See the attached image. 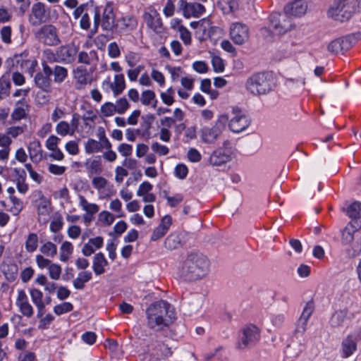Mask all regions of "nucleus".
I'll list each match as a JSON object with an SVG mask.
<instances>
[{
    "label": "nucleus",
    "mask_w": 361,
    "mask_h": 361,
    "mask_svg": "<svg viewBox=\"0 0 361 361\" xmlns=\"http://www.w3.org/2000/svg\"><path fill=\"white\" fill-rule=\"evenodd\" d=\"M359 1L348 2L346 0H334L329 7L326 15L331 20L344 23L348 21L358 12Z\"/></svg>",
    "instance_id": "nucleus-4"
},
{
    "label": "nucleus",
    "mask_w": 361,
    "mask_h": 361,
    "mask_svg": "<svg viewBox=\"0 0 361 361\" xmlns=\"http://www.w3.org/2000/svg\"><path fill=\"white\" fill-rule=\"evenodd\" d=\"M78 62L86 65H90L97 61L98 59L97 54L94 51H80L78 56Z\"/></svg>",
    "instance_id": "nucleus-41"
},
{
    "label": "nucleus",
    "mask_w": 361,
    "mask_h": 361,
    "mask_svg": "<svg viewBox=\"0 0 361 361\" xmlns=\"http://www.w3.org/2000/svg\"><path fill=\"white\" fill-rule=\"evenodd\" d=\"M61 265L51 263L48 269L49 276L53 280H59L61 274Z\"/></svg>",
    "instance_id": "nucleus-56"
},
{
    "label": "nucleus",
    "mask_w": 361,
    "mask_h": 361,
    "mask_svg": "<svg viewBox=\"0 0 361 361\" xmlns=\"http://www.w3.org/2000/svg\"><path fill=\"white\" fill-rule=\"evenodd\" d=\"M140 102L145 106H151L155 109L157 100L154 92L150 90L143 91L141 94Z\"/></svg>",
    "instance_id": "nucleus-38"
},
{
    "label": "nucleus",
    "mask_w": 361,
    "mask_h": 361,
    "mask_svg": "<svg viewBox=\"0 0 361 361\" xmlns=\"http://www.w3.org/2000/svg\"><path fill=\"white\" fill-rule=\"evenodd\" d=\"M28 105L25 99H21L16 102L15 108L11 114V122H17L27 116Z\"/></svg>",
    "instance_id": "nucleus-27"
},
{
    "label": "nucleus",
    "mask_w": 361,
    "mask_h": 361,
    "mask_svg": "<svg viewBox=\"0 0 361 361\" xmlns=\"http://www.w3.org/2000/svg\"><path fill=\"white\" fill-rule=\"evenodd\" d=\"M78 53V49L73 44H67L60 47L56 52L58 58L66 63H71L75 61Z\"/></svg>",
    "instance_id": "nucleus-20"
},
{
    "label": "nucleus",
    "mask_w": 361,
    "mask_h": 361,
    "mask_svg": "<svg viewBox=\"0 0 361 361\" xmlns=\"http://www.w3.org/2000/svg\"><path fill=\"white\" fill-rule=\"evenodd\" d=\"M11 27L10 26H4L0 30V35L2 41L7 44L11 43Z\"/></svg>",
    "instance_id": "nucleus-60"
},
{
    "label": "nucleus",
    "mask_w": 361,
    "mask_h": 361,
    "mask_svg": "<svg viewBox=\"0 0 361 361\" xmlns=\"http://www.w3.org/2000/svg\"><path fill=\"white\" fill-rule=\"evenodd\" d=\"M128 175V171L123 166H118L115 169V181L121 183L126 176Z\"/></svg>",
    "instance_id": "nucleus-62"
},
{
    "label": "nucleus",
    "mask_w": 361,
    "mask_h": 361,
    "mask_svg": "<svg viewBox=\"0 0 361 361\" xmlns=\"http://www.w3.org/2000/svg\"><path fill=\"white\" fill-rule=\"evenodd\" d=\"M38 239V235L35 233H30L27 235L25 243V247L28 252H33L37 250Z\"/></svg>",
    "instance_id": "nucleus-44"
},
{
    "label": "nucleus",
    "mask_w": 361,
    "mask_h": 361,
    "mask_svg": "<svg viewBox=\"0 0 361 361\" xmlns=\"http://www.w3.org/2000/svg\"><path fill=\"white\" fill-rule=\"evenodd\" d=\"M307 0H294L285 6L284 11L287 15L302 17L307 13Z\"/></svg>",
    "instance_id": "nucleus-18"
},
{
    "label": "nucleus",
    "mask_w": 361,
    "mask_h": 361,
    "mask_svg": "<svg viewBox=\"0 0 361 361\" xmlns=\"http://www.w3.org/2000/svg\"><path fill=\"white\" fill-rule=\"evenodd\" d=\"M102 149V145L99 141L88 139L85 143V151L87 154H94Z\"/></svg>",
    "instance_id": "nucleus-45"
},
{
    "label": "nucleus",
    "mask_w": 361,
    "mask_h": 361,
    "mask_svg": "<svg viewBox=\"0 0 361 361\" xmlns=\"http://www.w3.org/2000/svg\"><path fill=\"white\" fill-rule=\"evenodd\" d=\"M210 262L202 254H190L178 267L179 276L185 281H196L204 278L209 272Z\"/></svg>",
    "instance_id": "nucleus-1"
},
{
    "label": "nucleus",
    "mask_w": 361,
    "mask_h": 361,
    "mask_svg": "<svg viewBox=\"0 0 361 361\" xmlns=\"http://www.w3.org/2000/svg\"><path fill=\"white\" fill-rule=\"evenodd\" d=\"M342 357H349L357 349V339L353 336H347L341 343Z\"/></svg>",
    "instance_id": "nucleus-32"
},
{
    "label": "nucleus",
    "mask_w": 361,
    "mask_h": 361,
    "mask_svg": "<svg viewBox=\"0 0 361 361\" xmlns=\"http://www.w3.org/2000/svg\"><path fill=\"white\" fill-rule=\"evenodd\" d=\"M63 225L62 217L60 215L55 216L50 223L49 229L52 233H56L62 228Z\"/></svg>",
    "instance_id": "nucleus-58"
},
{
    "label": "nucleus",
    "mask_w": 361,
    "mask_h": 361,
    "mask_svg": "<svg viewBox=\"0 0 361 361\" xmlns=\"http://www.w3.org/2000/svg\"><path fill=\"white\" fill-rule=\"evenodd\" d=\"M341 243L347 247L345 253L353 259L361 253V221L352 220L341 231Z\"/></svg>",
    "instance_id": "nucleus-3"
},
{
    "label": "nucleus",
    "mask_w": 361,
    "mask_h": 361,
    "mask_svg": "<svg viewBox=\"0 0 361 361\" xmlns=\"http://www.w3.org/2000/svg\"><path fill=\"white\" fill-rule=\"evenodd\" d=\"M109 209L111 211L117 213L116 216L118 218H121V217H123L125 216L124 212L122 211V203L117 198L114 199V200H112L110 202V203H109Z\"/></svg>",
    "instance_id": "nucleus-55"
},
{
    "label": "nucleus",
    "mask_w": 361,
    "mask_h": 361,
    "mask_svg": "<svg viewBox=\"0 0 361 361\" xmlns=\"http://www.w3.org/2000/svg\"><path fill=\"white\" fill-rule=\"evenodd\" d=\"M250 124L248 117L239 109H233L228 127L234 133H240L245 130Z\"/></svg>",
    "instance_id": "nucleus-11"
},
{
    "label": "nucleus",
    "mask_w": 361,
    "mask_h": 361,
    "mask_svg": "<svg viewBox=\"0 0 361 361\" xmlns=\"http://www.w3.org/2000/svg\"><path fill=\"white\" fill-rule=\"evenodd\" d=\"M152 188L153 185L149 182L144 181L139 185L136 195L138 197H142V195L151 192Z\"/></svg>",
    "instance_id": "nucleus-63"
},
{
    "label": "nucleus",
    "mask_w": 361,
    "mask_h": 361,
    "mask_svg": "<svg viewBox=\"0 0 361 361\" xmlns=\"http://www.w3.org/2000/svg\"><path fill=\"white\" fill-rule=\"evenodd\" d=\"M49 15L47 13L45 5L38 2L34 4L29 15V23L32 26H39L48 19Z\"/></svg>",
    "instance_id": "nucleus-14"
},
{
    "label": "nucleus",
    "mask_w": 361,
    "mask_h": 361,
    "mask_svg": "<svg viewBox=\"0 0 361 361\" xmlns=\"http://www.w3.org/2000/svg\"><path fill=\"white\" fill-rule=\"evenodd\" d=\"M35 38L41 43L48 46H56L61 40L56 27L51 24L42 25L34 32Z\"/></svg>",
    "instance_id": "nucleus-7"
},
{
    "label": "nucleus",
    "mask_w": 361,
    "mask_h": 361,
    "mask_svg": "<svg viewBox=\"0 0 361 361\" xmlns=\"http://www.w3.org/2000/svg\"><path fill=\"white\" fill-rule=\"evenodd\" d=\"M114 14L111 8H106L103 12L102 26L106 30H110L114 25Z\"/></svg>",
    "instance_id": "nucleus-39"
},
{
    "label": "nucleus",
    "mask_w": 361,
    "mask_h": 361,
    "mask_svg": "<svg viewBox=\"0 0 361 361\" xmlns=\"http://www.w3.org/2000/svg\"><path fill=\"white\" fill-rule=\"evenodd\" d=\"M143 19L149 28L156 32H160L163 23L159 13L153 6L146 9L143 14Z\"/></svg>",
    "instance_id": "nucleus-15"
},
{
    "label": "nucleus",
    "mask_w": 361,
    "mask_h": 361,
    "mask_svg": "<svg viewBox=\"0 0 361 361\" xmlns=\"http://www.w3.org/2000/svg\"><path fill=\"white\" fill-rule=\"evenodd\" d=\"M314 310V302L312 301L307 302L301 314V316L298 320V331L303 333L305 331L308 320L313 313Z\"/></svg>",
    "instance_id": "nucleus-23"
},
{
    "label": "nucleus",
    "mask_w": 361,
    "mask_h": 361,
    "mask_svg": "<svg viewBox=\"0 0 361 361\" xmlns=\"http://www.w3.org/2000/svg\"><path fill=\"white\" fill-rule=\"evenodd\" d=\"M52 74L54 75L55 82L61 83L67 78L68 71L63 66H56L52 70Z\"/></svg>",
    "instance_id": "nucleus-48"
},
{
    "label": "nucleus",
    "mask_w": 361,
    "mask_h": 361,
    "mask_svg": "<svg viewBox=\"0 0 361 361\" xmlns=\"http://www.w3.org/2000/svg\"><path fill=\"white\" fill-rule=\"evenodd\" d=\"M28 155L32 162L38 163L43 158V150L41 143L37 140L29 142L27 145Z\"/></svg>",
    "instance_id": "nucleus-26"
},
{
    "label": "nucleus",
    "mask_w": 361,
    "mask_h": 361,
    "mask_svg": "<svg viewBox=\"0 0 361 361\" xmlns=\"http://www.w3.org/2000/svg\"><path fill=\"white\" fill-rule=\"evenodd\" d=\"M78 200L79 206L85 212V213L94 215L99 212V205L95 203L89 202L84 196L79 195Z\"/></svg>",
    "instance_id": "nucleus-37"
},
{
    "label": "nucleus",
    "mask_w": 361,
    "mask_h": 361,
    "mask_svg": "<svg viewBox=\"0 0 361 361\" xmlns=\"http://www.w3.org/2000/svg\"><path fill=\"white\" fill-rule=\"evenodd\" d=\"M108 184V180L103 176H99L92 178V185L97 191L99 199H107L111 196V193L106 190Z\"/></svg>",
    "instance_id": "nucleus-22"
},
{
    "label": "nucleus",
    "mask_w": 361,
    "mask_h": 361,
    "mask_svg": "<svg viewBox=\"0 0 361 361\" xmlns=\"http://www.w3.org/2000/svg\"><path fill=\"white\" fill-rule=\"evenodd\" d=\"M147 325L151 329H161L176 318L174 308L166 301L159 300L151 305L146 311Z\"/></svg>",
    "instance_id": "nucleus-2"
},
{
    "label": "nucleus",
    "mask_w": 361,
    "mask_h": 361,
    "mask_svg": "<svg viewBox=\"0 0 361 361\" xmlns=\"http://www.w3.org/2000/svg\"><path fill=\"white\" fill-rule=\"evenodd\" d=\"M86 166L88 171L92 173H101L103 171L102 161L99 157L92 160H88L86 162Z\"/></svg>",
    "instance_id": "nucleus-46"
},
{
    "label": "nucleus",
    "mask_w": 361,
    "mask_h": 361,
    "mask_svg": "<svg viewBox=\"0 0 361 361\" xmlns=\"http://www.w3.org/2000/svg\"><path fill=\"white\" fill-rule=\"evenodd\" d=\"M40 252L46 256L54 257L57 254V247L52 242L47 241L42 245Z\"/></svg>",
    "instance_id": "nucleus-47"
},
{
    "label": "nucleus",
    "mask_w": 361,
    "mask_h": 361,
    "mask_svg": "<svg viewBox=\"0 0 361 361\" xmlns=\"http://www.w3.org/2000/svg\"><path fill=\"white\" fill-rule=\"evenodd\" d=\"M120 27L125 31H130L136 28L137 21L133 16H125L118 20Z\"/></svg>",
    "instance_id": "nucleus-40"
},
{
    "label": "nucleus",
    "mask_w": 361,
    "mask_h": 361,
    "mask_svg": "<svg viewBox=\"0 0 361 361\" xmlns=\"http://www.w3.org/2000/svg\"><path fill=\"white\" fill-rule=\"evenodd\" d=\"M37 221L40 225H45L49 221L51 212V203L44 197H41L37 203Z\"/></svg>",
    "instance_id": "nucleus-17"
},
{
    "label": "nucleus",
    "mask_w": 361,
    "mask_h": 361,
    "mask_svg": "<svg viewBox=\"0 0 361 361\" xmlns=\"http://www.w3.org/2000/svg\"><path fill=\"white\" fill-rule=\"evenodd\" d=\"M78 123V118L75 116H73L71 123H68L65 121H60L56 126V132L57 134L63 137L68 135H73L77 129Z\"/></svg>",
    "instance_id": "nucleus-21"
},
{
    "label": "nucleus",
    "mask_w": 361,
    "mask_h": 361,
    "mask_svg": "<svg viewBox=\"0 0 361 361\" xmlns=\"http://www.w3.org/2000/svg\"><path fill=\"white\" fill-rule=\"evenodd\" d=\"M92 278V274L90 271L79 272L77 277L73 280V285L75 289L82 290L85 283L90 281Z\"/></svg>",
    "instance_id": "nucleus-34"
},
{
    "label": "nucleus",
    "mask_w": 361,
    "mask_h": 361,
    "mask_svg": "<svg viewBox=\"0 0 361 361\" xmlns=\"http://www.w3.org/2000/svg\"><path fill=\"white\" fill-rule=\"evenodd\" d=\"M152 150L161 156H164L169 154V149L165 146L159 144L157 142H154L151 145Z\"/></svg>",
    "instance_id": "nucleus-59"
},
{
    "label": "nucleus",
    "mask_w": 361,
    "mask_h": 361,
    "mask_svg": "<svg viewBox=\"0 0 361 361\" xmlns=\"http://www.w3.org/2000/svg\"><path fill=\"white\" fill-rule=\"evenodd\" d=\"M74 78L75 79V88L77 90L83 89L87 85L90 84L92 79L87 71L80 68L74 71Z\"/></svg>",
    "instance_id": "nucleus-30"
},
{
    "label": "nucleus",
    "mask_w": 361,
    "mask_h": 361,
    "mask_svg": "<svg viewBox=\"0 0 361 361\" xmlns=\"http://www.w3.org/2000/svg\"><path fill=\"white\" fill-rule=\"evenodd\" d=\"M125 59L128 65L132 68L140 61V57L138 54L130 51L126 55Z\"/></svg>",
    "instance_id": "nucleus-61"
},
{
    "label": "nucleus",
    "mask_w": 361,
    "mask_h": 361,
    "mask_svg": "<svg viewBox=\"0 0 361 361\" xmlns=\"http://www.w3.org/2000/svg\"><path fill=\"white\" fill-rule=\"evenodd\" d=\"M9 200L12 203L9 212L13 215H18L23 208V202L15 195H9Z\"/></svg>",
    "instance_id": "nucleus-49"
},
{
    "label": "nucleus",
    "mask_w": 361,
    "mask_h": 361,
    "mask_svg": "<svg viewBox=\"0 0 361 361\" xmlns=\"http://www.w3.org/2000/svg\"><path fill=\"white\" fill-rule=\"evenodd\" d=\"M181 245L180 236L178 233H171L164 241V246L169 250H175Z\"/></svg>",
    "instance_id": "nucleus-43"
},
{
    "label": "nucleus",
    "mask_w": 361,
    "mask_h": 361,
    "mask_svg": "<svg viewBox=\"0 0 361 361\" xmlns=\"http://www.w3.org/2000/svg\"><path fill=\"white\" fill-rule=\"evenodd\" d=\"M30 295L33 304L37 310V317H42L45 313V303L43 300V293L37 288H31Z\"/></svg>",
    "instance_id": "nucleus-24"
},
{
    "label": "nucleus",
    "mask_w": 361,
    "mask_h": 361,
    "mask_svg": "<svg viewBox=\"0 0 361 361\" xmlns=\"http://www.w3.org/2000/svg\"><path fill=\"white\" fill-rule=\"evenodd\" d=\"M342 210L345 212L352 220L359 221L361 212V203L358 201H355L348 204L346 207H343Z\"/></svg>",
    "instance_id": "nucleus-36"
},
{
    "label": "nucleus",
    "mask_w": 361,
    "mask_h": 361,
    "mask_svg": "<svg viewBox=\"0 0 361 361\" xmlns=\"http://www.w3.org/2000/svg\"><path fill=\"white\" fill-rule=\"evenodd\" d=\"M179 8L183 12V16L186 18H199L205 12V8L201 4L197 2H187L185 0H180Z\"/></svg>",
    "instance_id": "nucleus-12"
},
{
    "label": "nucleus",
    "mask_w": 361,
    "mask_h": 361,
    "mask_svg": "<svg viewBox=\"0 0 361 361\" xmlns=\"http://www.w3.org/2000/svg\"><path fill=\"white\" fill-rule=\"evenodd\" d=\"M274 87L271 76L266 73H257L249 77L245 82L246 90L252 95L269 93Z\"/></svg>",
    "instance_id": "nucleus-5"
},
{
    "label": "nucleus",
    "mask_w": 361,
    "mask_h": 361,
    "mask_svg": "<svg viewBox=\"0 0 361 361\" xmlns=\"http://www.w3.org/2000/svg\"><path fill=\"white\" fill-rule=\"evenodd\" d=\"M73 309V305L69 302H64L61 304L57 305L54 307V312L57 315L69 312Z\"/></svg>",
    "instance_id": "nucleus-53"
},
{
    "label": "nucleus",
    "mask_w": 361,
    "mask_h": 361,
    "mask_svg": "<svg viewBox=\"0 0 361 361\" xmlns=\"http://www.w3.org/2000/svg\"><path fill=\"white\" fill-rule=\"evenodd\" d=\"M26 128V125L22 126H11L6 128V131L10 137L16 138L22 135Z\"/></svg>",
    "instance_id": "nucleus-51"
},
{
    "label": "nucleus",
    "mask_w": 361,
    "mask_h": 361,
    "mask_svg": "<svg viewBox=\"0 0 361 361\" xmlns=\"http://www.w3.org/2000/svg\"><path fill=\"white\" fill-rule=\"evenodd\" d=\"M74 247L73 245L69 241H64L62 243L60 248H59V259L61 262H68L73 253Z\"/></svg>",
    "instance_id": "nucleus-35"
},
{
    "label": "nucleus",
    "mask_w": 361,
    "mask_h": 361,
    "mask_svg": "<svg viewBox=\"0 0 361 361\" xmlns=\"http://www.w3.org/2000/svg\"><path fill=\"white\" fill-rule=\"evenodd\" d=\"M11 88V77L8 73H4L0 77V99L7 98Z\"/></svg>",
    "instance_id": "nucleus-33"
},
{
    "label": "nucleus",
    "mask_w": 361,
    "mask_h": 361,
    "mask_svg": "<svg viewBox=\"0 0 361 361\" xmlns=\"http://www.w3.org/2000/svg\"><path fill=\"white\" fill-rule=\"evenodd\" d=\"M16 306L20 312L26 317H31L34 314V309L30 303L27 294L23 290H18L16 301Z\"/></svg>",
    "instance_id": "nucleus-19"
},
{
    "label": "nucleus",
    "mask_w": 361,
    "mask_h": 361,
    "mask_svg": "<svg viewBox=\"0 0 361 361\" xmlns=\"http://www.w3.org/2000/svg\"><path fill=\"white\" fill-rule=\"evenodd\" d=\"M51 75H52V69L47 63H44L42 72L37 73L34 78L37 87L44 92H50L51 91Z\"/></svg>",
    "instance_id": "nucleus-13"
},
{
    "label": "nucleus",
    "mask_w": 361,
    "mask_h": 361,
    "mask_svg": "<svg viewBox=\"0 0 361 361\" xmlns=\"http://www.w3.org/2000/svg\"><path fill=\"white\" fill-rule=\"evenodd\" d=\"M99 221L104 225L110 226L115 220V216L110 212L102 211L98 215Z\"/></svg>",
    "instance_id": "nucleus-52"
},
{
    "label": "nucleus",
    "mask_w": 361,
    "mask_h": 361,
    "mask_svg": "<svg viewBox=\"0 0 361 361\" xmlns=\"http://www.w3.org/2000/svg\"><path fill=\"white\" fill-rule=\"evenodd\" d=\"M260 338V330L254 324H248L239 334L237 348L240 350L249 348L255 345Z\"/></svg>",
    "instance_id": "nucleus-6"
},
{
    "label": "nucleus",
    "mask_w": 361,
    "mask_h": 361,
    "mask_svg": "<svg viewBox=\"0 0 361 361\" xmlns=\"http://www.w3.org/2000/svg\"><path fill=\"white\" fill-rule=\"evenodd\" d=\"M104 240L101 236L90 238L82 248V253L84 256L89 257L96 250L103 246Z\"/></svg>",
    "instance_id": "nucleus-28"
},
{
    "label": "nucleus",
    "mask_w": 361,
    "mask_h": 361,
    "mask_svg": "<svg viewBox=\"0 0 361 361\" xmlns=\"http://www.w3.org/2000/svg\"><path fill=\"white\" fill-rule=\"evenodd\" d=\"M174 90L172 87H170L166 91L160 93V97L165 104L171 106L174 102Z\"/></svg>",
    "instance_id": "nucleus-50"
},
{
    "label": "nucleus",
    "mask_w": 361,
    "mask_h": 361,
    "mask_svg": "<svg viewBox=\"0 0 361 361\" xmlns=\"http://www.w3.org/2000/svg\"><path fill=\"white\" fill-rule=\"evenodd\" d=\"M346 319V312L345 311H338L331 317L329 324L333 328H338L344 324Z\"/></svg>",
    "instance_id": "nucleus-42"
},
{
    "label": "nucleus",
    "mask_w": 361,
    "mask_h": 361,
    "mask_svg": "<svg viewBox=\"0 0 361 361\" xmlns=\"http://www.w3.org/2000/svg\"><path fill=\"white\" fill-rule=\"evenodd\" d=\"M269 18L273 30L279 35L286 34L295 28V24L286 13H272Z\"/></svg>",
    "instance_id": "nucleus-8"
},
{
    "label": "nucleus",
    "mask_w": 361,
    "mask_h": 361,
    "mask_svg": "<svg viewBox=\"0 0 361 361\" xmlns=\"http://www.w3.org/2000/svg\"><path fill=\"white\" fill-rule=\"evenodd\" d=\"M360 38L359 34H353L345 37L338 38L331 41L327 49L329 51L333 54H340L348 50L355 44Z\"/></svg>",
    "instance_id": "nucleus-9"
},
{
    "label": "nucleus",
    "mask_w": 361,
    "mask_h": 361,
    "mask_svg": "<svg viewBox=\"0 0 361 361\" xmlns=\"http://www.w3.org/2000/svg\"><path fill=\"white\" fill-rule=\"evenodd\" d=\"M105 85L111 88L114 95H118L126 87L124 75L121 73L116 75L114 78V82H111L109 78L104 81L103 85Z\"/></svg>",
    "instance_id": "nucleus-25"
},
{
    "label": "nucleus",
    "mask_w": 361,
    "mask_h": 361,
    "mask_svg": "<svg viewBox=\"0 0 361 361\" xmlns=\"http://www.w3.org/2000/svg\"><path fill=\"white\" fill-rule=\"evenodd\" d=\"M229 36L235 44H244L249 39L250 29L245 23L240 22L233 23L230 25Z\"/></svg>",
    "instance_id": "nucleus-10"
},
{
    "label": "nucleus",
    "mask_w": 361,
    "mask_h": 361,
    "mask_svg": "<svg viewBox=\"0 0 361 361\" xmlns=\"http://www.w3.org/2000/svg\"><path fill=\"white\" fill-rule=\"evenodd\" d=\"M164 197L166 200L168 204L171 207L178 206L183 200V197L180 194L169 196L166 191L164 192Z\"/></svg>",
    "instance_id": "nucleus-54"
},
{
    "label": "nucleus",
    "mask_w": 361,
    "mask_h": 361,
    "mask_svg": "<svg viewBox=\"0 0 361 361\" xmlns=\"http://www.w3.org/2000/svg\"><path fill=\"white\" fill-rule=\"evenodd\" d=\"M221 133V130L218 123H216L211 128H203L202 130V138L206 143H214Z\"/></svg>",
    "instance_id": "nucleus-31"
},
{
    "label": "nucleus",
    "mask_w": 361,
    "mask_h": 361,
    "mask_svg": "<svg viewBox=\"0 0 361 361\" xmlns=\"http://www.w3.org/2000/svg\"><path fill=\"white\" fill-rule=\"evenodd\" d=\"M114 106L117 113L123 114L129 108V103L126 98H121L114 104Z\"/></svg>",
    "instance_id": "nucleus-64"
},
{
    "label": "nucleus",
    "mask_w": 361,
    "mask_h": 361,
    "mask_svg": "<svg viewBox=\"0 0 361 361\" xmlns=\"http://www.w3.org/2000/svg\"><path fill=\"white\" fill-rule=\"evenodd\" d=\"M109 262L102 252L97 253L92 260V269L95 275L99 276L106 271Z\"/></svg>",
    "instance_id": "nucleus-29"
},
{
    "label": "nucleus",
    "mask_w": 361,
    "mask_h": 361,
    "mask_svg": "<svg viewBox=\"0 0 361 361\" xmlns=\"http://www.w3.org/2000/svg\"><path fill=\"white\" fill-rule=\"evenodd\" d=\"M235 157L233 150L230 148L218 149L215 150L209 157V162L213 166H221Z\"/></svg>",
    "instance_id": "nucleus-16"
},
{
    "label": "nucleus",
    "mask_w": 361,
    "mask_h": 361,
    "mask_svg": "<svg viewBox=\"0 0 361 361\" xmlns=\"http://www.w3.org/2000/svg\"><path fill=\"white\" fill-rule=\"evenodd\" d=\"M101 114L103 116L109 117L113 116L116 112L114 104L111 102H106L100 109Z\"/></svg>",
    "instance_id": "nucleus-57"
}]
</instances>
